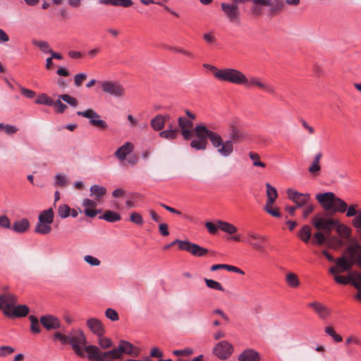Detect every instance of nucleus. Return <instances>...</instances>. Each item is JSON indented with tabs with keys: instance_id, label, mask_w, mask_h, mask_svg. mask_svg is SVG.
<instances>
[{
	"instance_id": "1",
	"label": "nucleus",
	"mask_w": 361,
	"mask_h": 361,
	"mask_svg": "<svg viewBox=\"0 0 361 361\" xmlns=\"http://www.w3.org/2000/svg\"><path fill=\"white\" fill-rule=\"evenodd\" d=\"M215 128L212 126L207 127L203 124L197 125L194 128V134L197 138L190 142V147L197 150H205L209 139L212 145L217 152L223 157H230L234 151L235 142L241 141L245 138L246 134L242 129L239 123L233 120L228 123L229 139L224 140L222 136L214 131Z\"/></svg>"
},
{
	"instance_id": "2",
	"label": "nucleus",
	"mask_w": 361,
	"mask_h": 361,
	"mask_svg": "<svg viewBox=\"0 0 361 361\" xmlns=\"http://www.w3.org/2000/svg\"><path fill=\"white\" fill-rule=\"evenodd\" d=\"M324 255L328 260L335 262V266L329 268V272L334 276V280L341 284L351 283L357 290L356 298L361 300V274L355 273V276L345 277L339 274L350 271L353 265L361 267V250H345L341 256L335 259L326 250H323Z\"/></svg>"
},
{
	"instance_id": "3",
	"label": "nucleus",
	"mask_w": 361,
	"mask_h": 361,
	"mask_svg": "<svg viewBox=\"0 0 361 361\" xmlns=\"http://www.w3.org/2000/svg\"><path fill=\"white\" fill-rule=\"evenodd\" d=\"M205 227L211 235H217L219 231H221L230 235V240L235 242L243 241L242 235L240 234H235L238 228L227 221L221 220H216L214 222L207 221L205 223Z\"/></svg>"
},
{
	"instance_id": "4",
	"label": "nucleus",
	"mask_w": 361,
	"mask_h": 361,
	"mask_svg": "<svg viewBox=\"0 0 361 361\" xmlns=\"http://www.w3.org/2000/svg\"><path fill=\"white\" fill-rule=\"evenodd\" d=\"M216 79L223 82L243 85V80H245V75L238 69L226 68L218 71Z\"/></svg>"
},
{
	"instance_id": "5",
	"label": "nucleus",
	"mask_w": 361,
	"mask_h": 361,
	"mask_svg": "<svg viewBox=\"0 0 361 361\" xmlns=\"http://www.w3.org/2000/svg\"><path fill=\"white\" fill-rule=\"evenodd\" d=\"M68 339L69 343L71 344L75 353L80 357H83L84 353L82 350V346L86 345L87 341L86 336L82 331L80 329L72 330L69 333Z\"/></svg>"
},
{
	"instance_id": "6",
	"label": "nucleus",
	"mask_w": 361,
	"mask_h": 361,
	"mask_svg": "<svg viewBox=\"0 0 361 361\" xmlns=\"http://www.w3.org/2000/svg\"><path fill=\"white\" fill-rule=\"evenodd\" d=\"M99 83L100 84L104 92L115 97H122L124 96L125 89L119 82L105 80L100 81Z\"/></svg>"
},
{
	"instance_id": "7",
	"label": "nucleus",
	"mask_w": 361,
	"mask_h": 361,
	"mask_svg": "<svg viewBox=\"0 0 361 361\" xmlns=\"http://www.w3.org/2000/svg\"><path fill=\"white\" fill-rule=\"evenodd\" d=\"M312 224L317 230H323L327 234H329L338 224V220L332 218H324L320 214H317L312 219Z\"/></svg>"
},
{
	"instance_id": "8",
	"label": "nucleus",
	"mask_w": 361,
	"mask_h": 361,
	"mask_svg": "<svg viewBox=\"0 0 361 361\" xmlns=\"http://www.w3.org/2000/svg\"><path fill=\"white\" fill-rule=\"evenodd\" d=\"M233 353V346L227 341L218 342L213 348V353L220 360H226Z\"/></svg>"
},
{
	"instance_id": "9",
	"label": "nucleus",
	"mask_w": 361,
	"mask_h": 361,
	"mask_svg": "<svg viewBox=\"0 0 361 361\" xmlns=\"http://www.w3.org/2000/svg\"><path fill=\"white\" fill-rule=\"evenodd\" d=\"M288 197L293 202L298 208L306 205L310 202V195L309 193H301L293 188H288L287 190Z\"/></svg>"
},
{
	"instance_id": "10",
	"label": "nucleus",
	"mask_w": 361,
	"mask_h": 361,
	"mask_svg": "<svg viewBox=\"0 0 361 361\" xmlns=\"http://www.w3.org/2000/svg\"><path fill=\"white\" fill-rule=\"evenodd\" d=\"M334 228H336V231L338 233V235L344 238L347 239L348 241L351 243V245L347 247L346 248H361L360 245L358 244V242L355 239H353L350 236L351 230L348 226L339 224L338 221V224L335 225Z\"/></svg>"
},
{
	"instance_id": "11",
	"label": "nucleus",
	"mask_w": 361,
	"mask_h": 361,
	"mask_svg": "<svg viewBox=\"0 0 361 361\" xmlns=\"http://www.w3.org/2000/svg\"><path fill=\"white\" fill-rule=\"evenodd\" d=\"M221 6L230 22L237 23L239 21V9L236 4L221 3Z\"/></svg>"
},
{
	"instance_id": "12",
	"label": "nucleus",
	"mask_w": 361,
	"mask_h": 361,
	"mask_svg": "<svg viewBox=\"0 0 361 361\" xmlns=\"http://www.w3.org/2000/svg\"><path fill=\"white\" fill-rule=\"evenodd\" d=\"M336 195L331 192L319 193L316 195L317 200L321 204L322 207L326 211H331L335 202Z\"/></svg>"
},
{
	"instance_id": "13",
	"label": "nucleus",
	"mask_w": 361,
	"mask_h": 361,
	"mask_svg": "<svg viewBox=\"0 0 361 361\" xmlns=\"http://www.w3.org/2000/svg\"><path fill=\"white\" fill-rule=\"evenodd\" d=\"M16 303L17 298L14 294L5 293L0 295V309L4 310L5 315L7 310L11 309Z\"/></svg>"
},
{
	"instance_id": "14",
	"label": "nucleus",
	"mask_w": 361,
	"mask_h": 361,
	"mask_svg": "<svg viewBox=\"0 0 361 361\" xmlns=\"http://www.w3.org/2000/svg\"><path fill=\"white\" fill-rule=\"evenodd\" d=\"M29 307L25 305H14L11 309L7 310L6 316L10 318L25 317L29 313Z\"/></svg>"
},
{
	"instance_id": "15",
	"label": "nucleus",
	"mask_w": 361,
	"mask_h": 361,
	"mask_svg": "<svg viewBox=\"0 0 361 361\" xmlns=\"http://www.w3.org/2000/svg\"><path fill=\"white\" fill-rule=\"evenodd\" d=\"M40 322L48 331L57 329L61 326V323L59 319L51 314L42 316L40 317Z\"/></svg>"
},
{
	"instance_id": "16",
	"label": "nucleus",
	"mask_w": 361,
	"mask_h": 361,
	"mask_svg": "<svg viewBox=\"0 0 361 361\" xmlns=\"http://www.w3.org/2000/svg\"><path fill=\"white\" fill-rule=\"evenodd\" d=\"M87 326L95 335L102 336L105 334V327L102 322L97 318H90L87 320Z\"/></svg>"
},
{
	"instance_id": "17",
	"label": "nucleus",
	"mask_w": 361,
	"mask_h": 361,
	"mask_svg": "<svg viewBox=\"0 0 361 361\" xmlns=\"http://www.w3.org/2000/svg\"><path fill=\"white\" fill-rule=\"evenodd\" d=\"M133 145L130 142H127L116 149V151L114 153V155L120 161H123L124 160L126 159L127 156L133 151Z\"/></svg>"
},
{
	"instance_id": "18",
	"label": "nucleus",
	"mask_w": 361,
	"mask_h": 361,
	"mask_svg": "<svg viewBox=\"0 0 361 361\" xmlns=\"http://www.w3.org/2000/svg\"><path fill=\"white\" fill-rule=\"evenodd\" d=\"M247 243L255 248H264L267 245L266 238L260 235L252 234L246 240Z\"/></svg>"
},
{
	"instance_id": "19",
	"label": "nucleus",
	"mask_w": 361,
	"mask_h": 361,
	"mask_svg": "<svg viewBox=\"0 0 361 361\" xmlns=\"http://www.w3.org/2000/svg\"><path fill=\"white\" fill-rule=\"evenodd\" d=\"M121 355L126 353L131 356L137 357L140 354V350L133 344L126 341H121L118 344Z\"/></svg>"
},
{
	"instance_id": "20",
	"label": "nucleus",
	"mask_w": 361,
	"mask_h": 361,
	"mask_svg": "<svg viewBox=\"0 0 361 361\" xmlns=\"http://www.w3.org/2000/svg\"><path fill=\"white\" fill-rule=\"evenodd\" d=\"M85 352L88 354V359L92 361H103L102 352L99 348L93 345H87L85 347Z\"/></svg>"
},
{
	"instance_id": "21",
	"label": "nucleus",
	"mask_w": 361,
	"mask_h": 361,
	"mask_svg": "<svg viewBox=\"0 0 361 361\" xmlns=\"http://www.w3.org/2000/svg\"><path fill=\"white\" fill-rule=\"evenodd\" d=\"M308 305L310 307L313 308V310L317 314L319 317L321 318L322 319H325L330 314V310L326 306L320 302H313L310 303Z\"/></svg>"
},
{
	"instance_id": "22",
	"label": "nucleus",
	"mask_w": 361,
	"mask_h": 361,
	"mask_svg": "<svg viewBox=\"0 0 361 361\" xmlns=\"http://www.w3.org/2000/svg\"><path fill=\"white\" fill-rule=\"evenodd\" d=\"M30 227L29 221L25 219H21L20 220L16 221L13 225H11V229L18 233H25Z\"/></svg>"
},
{
	"instance_id": "23",
	"label": "nucleus",
	"mask_w": 361,
	"mask_h": 361,
	"mask_svg": "<svg viewBox=\"0 0 361 361\" xmlns=\"http://www.w3.org/2000/svg\"><path fill=\"white\" fill-rule=\"evenodd\" d=\"M259 353L252 349L244 350L239 356L240 361H259Z\"/></svg>"
},
{
	"instance_id": "24",
	"label": "nucleus",
	"mask_w": 361,
	"mask_h": 361,
	"mask_svg": "<svg viewBox=\"0 0 361 361\" xmlns=\"http://www.w3.org/2000/svg\"><path fill=\"white\" fill-rule=\"evenodd\" d=\"M99 4L128 8L131 6L133 3L131 0H99Z\"/></svg>"
},
{
	"instance_id": "25",
	"label": "nucleus",
	"mask_w": 361,
	"mask_h": 361,
	"mask_svg": "<svg viewBox=\"0 0 361 361\" xmlns=\"http://www.w3.org/2000/svg\"><path fill=\"white\" fill-rule=\"evenodd\" d=\"M90 190V195L93 197L96 201L98 202L106 192V188L99 185H92Z\"/></svg>"
},
{
	"instance_id": "26",
	"label": "nucleus",
	"mask_w": 361,
	"mask_h": 361,
	"mask_svg": "<svg viewBox=\"0 0 361 361\" xmlns=\"http://www.w3.org/2000/svg\"><path fill=\"white\" fill-rule=\"evenodd\" d=\"M266 188L267 197L266 204H268V206H272L278 197L277 190L276 188H274L268 183H266Z\"/></svg>"
},
{
	"instance_id": "27",
	"label": "nucleus",
	"mask_w": 361,
	"mask_h": 361,
	"mask_svg": "<svg viewBox=\"0 0 361 361\" xmlns=\"http://www.w3.org/2000/svg\"><path fill=\"white\" fill-rule=\"evenodd\" d=\"M271 95H275L276 94V88L273 85L266 82L263 78H261L255 87Z\"/></svg>"
},
{
	"instance_id": "28",
	"label": "nucleus",
	"mask_w": 361,
	"mask_h": 361,
	"mask_svg": "<svg viewBox=\"0 0 361 361\" xmlns=\"http://www.w3.org/2000/svg\"><path fill=\"white\" fill-rule=\"evenodd\" d=\"M271 95H275L276 94V88L273 85L266 82L263 78H261L255 87Z\"/></svg>"
},
{
	"instance_id": "29",
	"label": "nucleus",
	"mask_w": 361,
	"mask_h": 361,
	"mask_svg": "<svg viewBox=\"0 0 361 361\" xmlns=\"http://www.w3.org/2000/svg\"><path fill=\"white\" fill-rule=\"evenodd\" d=\"M166 123V117L164 115L158 114L151 121V126L152 128L156 130L159 131L161 130Z\"/></svg>"
},
{
	"instance_id": "30",
	"label": "nucleus",
	"mask_w": 361,
	"mask_h": 361,
	"mask_svg": "<svg viewBox=\"0 0 361 361\" xmlns=\"http://www.w3.org/2000/svg\"><path fill=\"white\" fill-rule=\"evenodd\" d=\"M77 114L78 116H81L82 117L88 118L90 125H92V121H97V119H99V118H101V116L92 109H88L82 111H78Z\"/></svg>"
},
{
	"instance_id": "31",
	"label": "nucleus",
	"mask_w": 361,
	"mask_h": 361,
	"mask_svg": "<svg viewBox=\"0 0 361 361\" xmlns=\"http://www.w3.org/2000/svg\"><path fill=\"white\" fill-rule=\"evenodd\" d=\"M54 221V211L52 208L42 211L39 215V221L51 224Z\"/></svg>"
},
{
	"instance_id": "32",
	"label": "nucleus",
	"mask_w": 361,
	"mask_h": 361,
	"mask_svg": "<svg viewBox=\"0 0 361 361\" xmlns=\"http://www.w3.org/2000/svg\"><path fill=\"white\" fill-rule=\"evenodd\" d=\"M172 245H178V248H202L200 245L194 243H191L188 240H176L171 243V244L165 246L164 248H170Z\"/></svg>"
},
{
	"instance_id": "33",
	"label": "nucleus",
	"mask_w": 361,
	"mask_h": 361,
	"mask_svg": "<svg viewBox=\"0 0 361 361\" xmlns=\"http://www.w3.org/2000/svg\"><path fill=\"white\" fill-rule=\"evenodd\" d=\"M179 133H180L179 128H171V129H166L164 130H161L159 133V135L161 137H163L165 139L174 140L178 137Z\"/></svg>"
},
{
	"instance_id": "34",
	"label": "nucleus",
	"mask_w": 361,
	"mask_h": 361,
	"mask_svg": "<svg viewBox=\"0 0 361 361\" xmlns=\"http://www.w3.org/2000/svg\"><path fill=\"white\" fill-rule=\"evenodd\" d=\"M224 269L225 270H228V271H233L240 274H244L245 272L240 269L228 264H214L211 267V270L214 271L219 269Z\"/></svg>"
},
{
	"instance_id": "35",
	"label": "nucleus",
	"mask_w": 361,
	"mask_h": 361,
	"mask_svg": "<svg viewBox=\"0 0 361 361\" xmlns=\"http://www.w3.org/2000/svg\"><path fill=\"white\" fill-rule=\"evenodd\" d=\"M99 219L113 223L119 221L121 219V216L117 212L107 210L102 216H99Z\"/></svg>"
},
{
	"instance_id": "36",
	"label": "nucleus",
	"mask_w": 361,
	"mask_h": 361,
	"mask_svg": "<svg viewBox=\"0 0 361 361\" xmlns=\"http://www.w3.org/2000/svg\"><path fill=\"white\" fill-rule=\"evenodd\" d=\"M103 355V361L106 359L107 360H113L116 359H120L122 355L121 354V351L119 347L117 348H114L106 352L102 353Z\"/></svg>"
},
{
	"instance_id": "37",
	"label": "nucleus",
	"mask_w": 361,
	"mask_h": 361,
	"mask_svg": "<svg viewBox=\"0 0 361 361\" xmlns=\"http://www.w3.org/2000/svg\"><path fill=\"white\" fill-rule=\"evenodd\" d=\"M286 282L290 287L293 288H298L300 286V281L298 276L293 272L286 274Z\"/></svg>"
},
{
	"instance_id": "38",
	"label": "nucleus",
	"mask_w": 361,
	"mask_h": 361,
	"mask_svg": "<svg viewBox=\"0 0 361 361\" xmlns=\"http://www.w3.org/2000/svg\"><path fill=\"white\" fill-rule=\"evenodd\" d=\"M311 228L308 225L303 226L302 228L299 231V237L304 242H308L311 240Z\"/></svg>"
},
{
	"instance_id": "39",
	"label": "nucleus",
	"mask_w": 361,
	"mask_h": 361,
	"mask_svg": "<svg viewBox=\"0 0 361 361\" xmlns=\"http://www.w3.org/2000/svg\"><path fill=\"white\" fill-rule=\"evenodd\" d=\"M347 204L343 200L336 197L334 207L331 210L334 212H338L343 213L347 210Z\"/></svg>"
},
{
	"instance_id": "40",
	"label": "nucleus",
	"mask_w": 361,
	"mask_h": 361,
	"mask_svg": "<svg viewBox=\"0 0 361 361\" xmlns=\"http://www.w3.org/2000/svg\"><path fill=\"white\" fill-rule=\"evenodd\" d=\"M260 79L261 78L254 75H250L249 77L245 75V80H243V86L248 89L255 87Z\"/></svg>"
},
{
	"instance_id": "41",
	"label": "nucleus",
	"mask_w": 361,
	"mask_h": 361,
	"mask_svg": "<svg viewBox=\"0 0 361 361\" xmlns=\"http://www.w3.org/2000/svg\"><path fill=\"white\" fill-rule=\"evenodd\" d=\"M35 232L40 234H47L51 231L50 224L39 221L35 226Z\"/></svg>"
},
{
	"instance_id": "42",
	"label": "nucleus",
	"mask_w": 361,
	"mask_h": 361,
	"mask_svg": "<svg viewBox=\"0 0 361 361\" xmlns=\"http://www.w3.org/2000/svg\"><path fill=\"white\" fill-rule=\"evenodd\" d=\"M179 130L185 128H192L193 127V122L191 119L187 117L181 116L178 119Z\"/></svg>"
},
{
	"instance_id": "43",
	"label": "nucleus",
	"mask_w": 361,
	"mask_h": 361,
	"mask_svg": "<svg viewBox=\"0 0 361 361\" xmlns=\"http://www.w3.org/2000/svg\"><path fill=\"white\" fill-rule=\"evenodd\" d=\"M97 343L103 349H108L113 346L111 340L104 335L98 336Z\"/></svg>"
},
{
	"instance_id": "44",
	"label": "nucleus",
	"mask_w": 361,
	"mask_h": 361,
	"mask_svg": "<svg viewBox=\"0 0 361 361\" xmlns=\"http://www.w3.org/2000/svg\"><path fill=\"white\" fill-rule=\"evenodd\" d=\"M32 44L39 47V49L44 53H51V49L49 43L46 41H38L36 39L32 40Z\"/></svg>"
},
{
	"instance_id": "45",
	"label": "nucleus",
	"mask_w": 361,
	"mask_h": 361,
	"mask_svg": "<svg viewBox=\"0 0 361 361\" xmlns=\"http://www.w3.org/2000/svg\"><path fill=\"white\" fill-rule=\"evenodd\" d=\"M249 157L252 161V164L254 166L261 167V168H265L266 164L265 163L260 161V157L259 155L253 152H249Z\"/></svg>"
},
{
	"instance_id": "46",
	"label": "nucleus",
	"mask_w": 361,
	"mask_h": 361,
	"mask_svg": "<svg viewBox=\"0 0 361 361\" xmlns=\"http://www.w3.org/2000/svg\"><path fill=\"white\" fill-rule=\"evenodd\" d=\"M53 100L51 98H50L47 94H39L35 102L38 104H44L47 106H52Z\"/></svg>"
},
{
	"instance_id": "47",
	"label": "nucleus",
	"mask_w": 361,
	"mask_h": 361,
	"mask_svg": "<svg viewBox=\"0 0 361 361\" xmlns=\"http://www.w3.org/2000/svg\"><path fill=\"white\" fill-rule=\"evenodd\" d=\"M325 240L326 237L321 231H318L314 233L310 240L313 245H322Z\"/></svg>"
},
{
	"instance_id": "48",
	"label": "nucleus",
	"mask_w": 361,
	"mask_h": 361,
	"mask_svg": "<svg viewBox=\"0 0 361 361\" xmlns=\"http://www.w3.org/2000/svg\"><path fill=\"white\" fill-rule=\"evenodd\" d=\"M325 332L329 335L337 343L341 342L343 338L341 335L338 334L334 329L331 326H326L324 329Z\"/></svg>"
},
{
	"instance_id": "49",
	"label": "nucleus",
	"mask_w": 361,
	"mask_h": 361,
	"mask_svg": "<svg viewBox=\"0 0 361 361\" xmlns=\"http://www.w3.org/2000/svg\"><path fill=\"white\" fill-rule=\"evenodd\" d=\"M166 49L169 50V51H171L173 52H175V53H179V54H181L185 56H188V57H190V58H192L193 57V54H192V52L189 51H187L185 49H183L180 47H171V46H166Z\"/></svg>"
},
{
	"instance_id": "50",
	"label": "nucleus",
	"mask_w": 361,
	"mask_h": 361,
	"mask_svg": "<svg viewBox=\"0 0 361 361\" xmlns=\"http://www.w3.org/2000/svg\"><path fill=\"white\" fill-rule=\"evenodd\" d=\"M204 281H205L207 286L212 289H214V290H220V291L224 290V288H223L221 284L220 283H219L218 281H216L212 279H208L206 278L204 279Z\"/></svg>"
},
{
	"instance_id": "51",
	"label": "nucleus",
	"mask_w": 361,
	"mask_h": 361,
	"mask_svg": "<svg viewBox=\"0 0 361 361\" xmlns=\"http://www.w3.org/2000/svg\"><path fill=\"white\" fill-rule=\"evenodd\" d=\"M71 208L67 204H61L59 207L58 214L62 219L67 218L70 215Z\"/></svg>"
},
{
	"instance_id": "52",
	"label": "nucleus",
	"mask_w": 361,
	"mask_h": 361,
	"mask_svg": "<svg viewBox=\"0 0 361 361\" xmlns=\"http://www.w3.org/2000/svg\"><path fill=\"white\" fill-rule=\"evenodd\" d=\"M61 99H57L55 102H53L52 106H54L55 111L58 114H62L67 109V106L63 104L61 101Z\"/></svg>"
},
{
	"instance_id": "53",
	"label": "nucleus",
	"mask_w": 361,
	"mask_h": 361,
	"mask_svg": "<svg viewBox=\"0 0 361 361\" xmlns=\"http://www.w3.org/2000/svg\"><path fill=\"white\" fill-rule=\"evenodd\" d=\"M202 37L208 45H216L217 44V39L212 32L204 33Z\"/></svg>"
},
{
	"instance_id": "54",
	"label": "nucleus",
	"mask_w": 361,
	"mask_h": 361,
	"mask_svg": "<svg viewBox=\"0 0 361 361\" xmlns=\"http://www.w3.org/2000/svg\"><path fill=\"white\" fill-rule=\"evenodd\" d=\"M59 97L72 106H76L78 104V100L69 94H61Z\"/></svg>"
},
{
	"instance_id": "55",
	"label": "nucleus",
	"mask_w": 361,
	"mask_h": 361,
	"mask_svg": "<svg viewBox=\"0 0 361 361\" xmlns=\"http://www.w3.org/2000/svg\"><path fill=\"white\" fill-rule=\"evenodd\" d=\"M55 185L64 187L68 184L67 177L64 174H56L55 176Z\"/></svg>"
},
{
	"instance_id": "56",
	"label": "nucleus",
	"mask_w": 361,
	"mask_h": 361,
	"mask_svg": "<svg viewBox=\"0 0 361 361\" xmlns=\"http://www.w3.org/2000/svg\"><path fill=\"white\" fill-rule=\"evenodd\" d=\"M15 352V349L8 345L0 346V357H6Z\"/></svg>"
},
{
	"instance_id": "57",
	"label": "nucleus",
	"mask_w": 361,
	"mask_h": 361,
	"mask_svg": "<svg viewBox=\"0 0 361 361\" xmlns=\"http://www.w3.org/2000/svg\"><path fill=\"white\" fill-rule=\"evenodd\" d=\"M320 162L318 161L313 160L312 163L308 168V171L313 174L317 175L321 170Z\"/></svg>"
},
{
	"instance_id": "58",
	"label": "nucleus",
	"mask_w": 361,
	"mask_h": 361,
	"mask_svg": "<svg viewBox=\"0 0 361 361\" xmlns=\"http://www.w3.org/2000/svg\"><path fill=\"white\" fill-rule=\"evenodd\" d=\"M105 316L111 321H118L119 316L117 312L111 308H108L105 311Z\"/></svg>"
},
{
	"instance_id": "59",
	"label": "nucleus",
	"mask_w": 361,
	"mask_h": 361,
	"mask_svg": "<svg viewBox=\"0 0 361 361\" xmlns=\"http://www.w3.org/2000/svg\"><path fill=\"white\" fill-rule=\"evenodd\" d=\"M87 74L85 73H78L74 76V84L76 87H80L84 80L87 78Z\"/></svg>"
},
{
	"instance_id": "60",
	"label": "nucleus",
	"mask_w": 361,
	"mask_h": 361,
	"mask_svg": "<svg viewBox=\"0 0 361 361\" xmlns=\"http://www.w3.org/2000/svg\"><path fill=\"white\" fill-rule=\"evenodd\" d=\"M92 126L101 130H106L108 128L107 123L105 121L102 120L101 118L97 119V121H92Z\"/></svg>"
},
{
	"instance_id": "61",
	"label": "nucleus",
	"mask_w": 361,
	"mask_h": 361,
	"mask_svg": "<svg viewBox=\"0 0 361 361\" xmlns=\"http://www.w3.org/2000/svg\"><path fill=\"white\" fill-rule=\"evenodd\" d=\"M302 207L303 208L302 216L304 218H307L314 209V205L310 202Z\"/></svg>"
},
{
	"instance_id": "62",
	"label": "nucleus",
	"mask_w": 361,
	"mask_h": 361,
	"mask_svg": "<svg viewBox=\"0 0 361 361\" xmlns=\"http://www.w3.org/2000/svg\"><path fill=\"white\" fill-rule=\"evenodd\" d=\"M193 350L191 348H186L182 350H176L173 351V355L176 356L186 357L192 354Z\"/></svg>"
},
{
	"instance_id": "63",
	"label": "nucleus",
	"mask_w": 361,
	"mask_h": 361,
	"mask_svg": "<svg viewBox=\"0 0 361 361\" xmlns=\"http://www.w3.org/2000/svg\"><path fill=\"white\" fill-rule=\"evenodd\" d=\"M0 227L4 228H11V224L8 217L6 215L0 216Z\"/></svg>"
},
{
	"instance_id": "64",
	"label": "nucleus",
	"mask_w": 361,
	"mask_h": 361,
	"mask_svg": "<svg viewBox=\"0 0 361 361\" xmlns=\"http://www.w3.org/2000/svg\"><path fill=\"white\" fill-rule=\"evenodd\" d=\"M54 338L60 341L63 345L69 343V334L66 336L60 332H56L54 334Z\"/></svg>"
}]
</instances>
